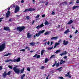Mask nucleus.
<instances>
[{"mask_svg": "<svg viewBox=\"0 0 79 79\" xmlns=\"http://www.w3.org/2000/svg\"><path fill=\"white\" fill-rule=\"evenodd\" d=\"M66 62V61H63L62 63L63 64V63H65Z\"/></svg>", "mask_w": 79, "mask_h": 79, "instance_id": "obj_59", "label": "nucleus"}, {"mask_svg": "<svg viewBox=\"0 0 79 79\" xmlns=\"http://www.w3.org/2000/svg\"><path fill=\"white\" fill-rule=\"evenodd\" d=\"M24 76H25V74H23L22 76V77H24Z\"/></svg>", "mask_w": 79, "mask_h": 79, "instance_id": "obj_48", "label": "nucleus"}, {"mask_svg": "<svg viewBox=\"0 0 79 79\" xmlns=\"http://www.w3.org/2000/svg\"><path fill=\"white\" fill-rule=\"evenodd\" d=\"M27 71H30V70H31L30 68L29 67L27 68Z\"/></svg>", "mask_w": 79, "mask_h": 79, "instance_id": "obj_33", "label": "nucleus"}, {"mask_svg": "<svg viewBox=\"0 0 79 79\" xmlns=\"http://www.w3.org/2000/svg\"><path fill=\"white\" fill-rule=\"evenodd\" d=\"M48 4V2H47L45 3V5H46V6H47V5Z\"/></svg>", "mask_w": 79, "mask_h": 79, "instance_id": "obj_37", "label": "nucleus"}, {"mask_svg": "<svg viewBox=\"0 0 79 79\" xmlns=\"http://www.w3.org/2000/svg\"><path fill=\"white\" fill-rule=\"evenodd\" d=\"M79 6H75L73 7V10H74V9H76V8H78Z\"/></svg>", "mask_w": 79, "mask_h": 79, "instance_id": "obj_21", "label": "nucleus"}, {"mask_svg": "<svg viewBox=\"0 0 79 79\" xmlns=\"http://www.w3.org/2000/svg\"><path fill=\"white\" fill-rule=\"evenodd\" d=\"M47 44H48V45H49V44H50V42L49 41H48V43H47Z\"/></svg>", "mask_w": 79, "mask_h": 79, "instance_id": "obj_60", "label": "nucleus"}, {"mask_svg": "<svg viewBox=\"0 0 79 79\" xmlns=\"http://www.w3.org/2000/svg\"><path fill=\"white\" fill-rule=\"evenodd\" d=\"M59 78L60 79H63V77H59Z\"/></svg>", "mask_w": 79, "mask_h": 79, "instance_id": "obj_46", "label": "nucleus"}, {"mask_svg": "<svg viewBox=\"0 0 79 79\" xmlns=\"http://www.w3.org/2000/svg\"><path fill=\"white\" fill-rule=\"evenodd\" d=\"M76 3H79V1L78 0H77Z\"/></svg>", "mask_w": 79, "mask_h": 79, "instance_id": "obj_58", "label": "nucleus"}, {"mask_svg": "<svg viewBox=\"0 0 79 79\" xmlns=\"http://www.w3.org/2000/svg\"><path fill=\"white\" fill-rule=\"evenodd\" d=\"M77 32H78V31H77V30H76V32H75V33L76 34L77 33Z\"/></svg>", "mask_w": 79, "mask_h": 79, "instance_id": "obj_50", "label": "nucleus"}, {"mask_svg": "<svg viewBox=\"0 0 79 79\" xmlns=\"http://www.w3.org/2000/svg\"><path fill=\"white\" fill-rule=\"evenodd\" d=\"M33 52H34V51H30L31 53H32Z\"/></svg>", "mask_w": 79, "mask_h": 79, "instance_id": "obj_62", "label": "nucleus"}, {"mask_svg": "<svg viewBox=\"0 0 79 79\" xmlns=\"http://www.w3.org/2000/svg\"><path fill=\"white\" fill-rule=\"evenodd\" d=\"M5 48V44H2L0 46V52H2Z\"/></svg>", "mask_w": 79, "mask_h": 79, "instance_id": "obj_2", "label": "nucleus"}, {"mask_svg": "<svg viewBox=\"0 0 79 79\" xmlns=\"http://www.w3.org/2000/svg\"><path fill=\"white\" fill-rule=\"evenodd\" d=\"M13 69L16 74H19V72H20V69H18L16 67H14L13 68Z\"/></svg>", "mask_w": 79, "mask_h": 79, "instance_id": "obj_1", "label": "nucleus"}, {"mask_svg": "<svg viewBox=\"0 0 79 79\" xmlns=\"http://www.w3.org/2000/svg\"><path fill=\"white\" fill-rule=\"evenodd\" d=\"M20 58H18V59L16 60V61L17 62H19V61H20Z\"/></svg>", "mask_w": 79, "mask_h": 79, "instance_id": "obj_23", "label": "nucleus"}, {"mask_svg": "<svg viewBox=\"0 0 79 79\" xmlns=\"http://www.w3.org/2000/svg\"><path fill=\"white\" fill-rule=\"evenodd\" d=\"M44 26V24L43 23L41 24L40 25H38L37 27H36V29H39L40 28H42V27Z\"/></svg>", "mask_w": 79, "mask_h": 79, "instance_id": "obj_7", "label": "nucleus"}, {"mask_svg": "<svg viewBox=\"0 0 79 79\" xmlns=\"http://www.w3.org/2000/svg\"><path fill=\"white\" fill-rule=\"evenodd\" d=\"M9 61H12L13 62V60H11V59H10V60H9Z\"/></svg>", "mask_w": 79, "mask_h": 79, "instance_id": "obj_54", "label": "nucleus"}, {"mask_svg": "<svg viewBox=\"0 0 79 79\" xmlns=\"http://www.w3.org/2000/svg\"><path fill=\"white\" fill-rule=\"evenodd\" d=\"M7 75V74L6 73V72H4L2 75V76L3 77H6V76Z\"/></svg>", "mask_w": 79, "mask_h": 79, "instance_id": "obj_9", "label": "nucleus"}, {"mask_svg": "<svg viewBox=\"0 0 79 79\" xmlns=\"http://www.w3.org/2000/svg\"><path fill=\"white\" fill-rule=\"evenodd\" d=\"M25 52V49H21L20 50V52Z\"/></svg>", "mask_w": 79, "mask_h": 79, "instance_id": "obj_36", "label": "nucleus"}, {"mask_svg": "<svg viewBox=\"0 0 79 79\" xmlns=\"http://www.w3.org/2000/svg\"><path fill=\"white\" fill-rule=\"evenodd\" d=\"M50 58H55V55H52L51 56Z\"/></svg>", "mask_w": 79, "mask_h": 79, "instance_id": "obj_26", "label": "nucleus"}, {"mask_svg": "<svg viewBox=\"0 0 79 79\" xmlns=\"http://www.w3.org/2000/svg\"><path fill=\"white\" fill-rule=\"evenodd\" d=\"M25 29V27H17V30L19 31V32H21L22 31H23Z\"/></svg>", "mask_w": 79, "mask_h": 79, "instance_id": "obj_4", "label": "nucleus"}, {"mask_svg": "<svg viewBox=\"0 0 79 79\" xmlns=\"http://www.w3.org/2000/svg\"><path fill=\"white\" fill-rule=\"evenodd\" d=\"M62 68V67H60V68L57 69V70H60V69H61Z\"/></svg>", "mask_w": 79, "mask_h": 79, "instance_id": "obj_45", "label": "nucleus"}, {"mask_svg": "<svg viewBox=\"0 0 79 79\" xmlns=\"http://www.w3.org/2000/svg\"><path fill=\"white\" fill-rule=\"evenodd\" d=\"M45 50H43L41 51V55H43V54L44 53H45Z\"/></svg>", "mask_w": 79, "mask_h": 79, "instance_id": "obj_15", "label": "nucleus"}, {"mask_svg": "<svg viewBox=\"0 0 79 79\" xmlns=\"http://www.w3.org/2000/svg\"><path fill=\"white\" fill-rule=\"evenodd\" d=\"M40 16V15H37V16L35 17V18H39V17Z\"/></svg>", "mask_w": 79, "mask_h": 79, "instance_id": "obj_34", "label": "nucleus"}, {"mask_svg": "<svg viewBox=\"0 0 79 79\" xmlns=\"http://www.w3.org/2000/svg\"><path fill=\"white\" fill-rule=\"evenodd\" d=\"M68 44V41H66L65 40H64L63 41V44L66 45H67Z\"/></svg>", "mask_w": 79, "mask_h": 79, "instance_id": "obj_12", "label": "nucleus"}, {"mask_svg": "<svg viewBox=\"0 0 79 79\" xmlns=\"http://www.w3.org/2000/svg\"><path fill=\"white\" fill-rule=\"evenodd\" d=\"M44 16H45V15H42V17L43 18H44Z\"/></svg>", "mask_w": 79, "mask_h": 79, "instance_id": "obj_55", "label": "nucleus"}, {"mask_svg": "<svg viewBox=\"0 0 79 79\" xmlns=\"http://www.w3.org/2000/svg\"><path fill=\"white\" fill-rule=\"evenodd\" d=\"M30 45H31V46H34L35 45V43L34 42H32L30 43Z\"/></svg>", "mask_w": 79, "mask_h": 79, "instance_id": "obj_17", "label": "nucleus"}, {"mask_svg": "<svg viewBox=\"0 0 79 79\" xmlns=\"http://www.w3.org/2000/svg\"><path fill=\"white\" fill-rule=\"evenodd\" d=\"M26 18H27V19H29V16H27L26 17Z\"/></svg>", "mask_w": 79, "mask_h": 79, "instance_id": "obj_42", "label": "nucleus"}, {"mask_svg": "<svg viewBox=\"0 0 79 79\" xmlns=\"http://www.w3.org/2000/svg\"><path fill=\"white\" fill-rule=\"evenodd\" d=\"M11 21V19H9V21Z\"/></svg>", "mask_w": 79, "mask_h": 79, "instance_id": "obj_64", "label": "nucleus"}, {"mask_svg": "<svg viewBox=\"0 0 79 79\" xmlns=\"http://www.w3.org/2000/svg\"><path fill=\"white\" fill-rule=\"evenodd\" d=\"M40 57V55H38L36 56V58H39Z\"/></svg>", "mask_w": 79, "mask_h": 79, "instance_id": "obj_32", "label": "nucleus"}, {"mask_svg": "<svg viewBox=\"0 0 79 79\" xmlns=\"http://www.w3.org/2000/svg\"><path fill=\"white\" fill-rule=\"evenodd\" d=\"M24 68H23V69H22L21 71V73H23V71H24Z\"/></svg>", "mask_w": 79, "mask_h": 79, "instance_id": "obj_27", "label": "nucleus"}, {"mask_svg": "<svg viewBox=\"0 0 79 79\" xmlns=\"http://www.w3.org/2000/svg\"><path fill=\"white\" fill-rule=\"evenodd\" d=\"M10 55H11V54L10 53H8V54H6V55H4V56H7Z\"/></svg>", "mask_w": 79, "mask_h": 79, "instance_id": "obj_19", "label": "nucleus"}, {"mask_svg": "<svg viewBox=\"0 0 79 79\" xmlns=\"http://www.w3.org/2000/svg\"><path fill=\"white\" fill-rule=\"evenodd\" d=\"M37 54H36L33 56V57H34V58H35V57H36V56L37 57Z\"/></svg>", "mask_w": 79, "mask_h": 79, "instance_id": "obj_38", "label": "nucleus"}, {"mask_svg": "<svg viewBox=\"0 0 79 79\" xmlns=\"http://www.w3.org/2000/svg\"><path fill=\"white\" fill-rule=\"evenodd\" d=\"M5 62H6V63H8V62H9V61L8 60H5Z\"/></svg>", "mask_w": 79, "mask_h": 79, "instance_id": "obj_52", "label": "nucleus"}, {"mask_svg": "<svg viewBox=\"0 0 79 79\" xmlns=\"http://www.w3.org/2000/svg\"><path fill=\"white\" fill-rule=\"evenodd\" d=\"M60 52V50H57L56 51V52H55V53H58Z\"/></svg>", "mask_w": 79, "mask_h": 79, "instance_id": "obj_30", "label": "nucleus"}, {"mask_svg": "<svg viewBox=\"0 0 79 79\" xmlns=\"http://www.w3.org/2000/svg\"><path fill=\"white\" fill-rule=\"evenodd\" d=\"M53 47H52L51 48H48V50H51V49H52L53 48Z\"/></svg>", "mask_w": 79, "mask_h": 79, "instance_id": "obj_39", "label": "nucleus"}, {"mask_svg": "<svg viewBox=\"0 0 79 79\" xmlns=\"http://www.w3.org/2000/svg\"><path fill=\"white\" fill-rule=\"evenodd\" d=\"M73 21L72 20H70L69 21V23H68L67 24H71V23H73Z\"/></svg>", "mask_w": 79, "mask_h": 79, "instance_id": "obj_16", "label": "nucleus"}, {"mask_svg": "<svg viewBox=\"0 0 79 79\" xmlns=\"http://www.w3.org/2000/svg\"><path fill=\"white\" fill-rule=\"evenodd\" d=\"M45 32V30H44L40 31L38 33H36L35 35L36 37H39L40 36V35L41 34H42V33H43V32Z\"/></svg>", "mask_w": 79, "mask_h": 79, "instance_id": "obj_3", "label": "nucleus"}, {"mask_svg": "<svg viewBox=\"0 0 79 79\" xmlns=\"http://www.w3.org/2000/svg\"><path fill=\"white\" fill-rule=\"evenodd\" d=\"M58 39V37H53L51 38V40H56Z\"/></svg>", "mask_w": 79, "mask_h": 79, "instance_id": "obj_13", "label": "nucleus"}, {"mask_svg": "<svg viewBox=\"0 0 79 79\" xmlns=\"http://www.w3.org/2000/svg\"><path fill=\"white\" fill-rule=\"evenodd\" d=\"M35 23V21L34 20H33L32 22V24H33Z\"/></svg>", "mask_w": 79, "mask_h": 79, "instance_id": "obj_56", "label": "nucleus"}, {"mask_svg": "<svg viewBox=\"0 0 79 79\" xmlns=\"http://www.w3.org/2000/svg\"><path fill=\"white\" fill-rule=\"evenodd\" d=\"M44 24L46 25H48L49 24V23H48V22L46 20L45 21V22H44Z\"/></svg>", "mask_w": 79, "mask_h": 79, "instance_id": "obj_14", "label": "nucleus"}, {"mask_svg": "<svg viewBox=\"0 0 79 79\" xmlns=\"http://www.w3.org/2000/svg\"><path fill=\"white\" fill-rule=\"evenodd\" d=\"M10 11H8L6 13V18H8L10 16Z\"/></svg>", "mask_w": 79, "mask_h": 79, "instance_id": "obj_8", "label": "nucleus"}, {"mask_svg": "<svg viewBox=\"0 0 79 79\" xmlns=\"http://www.w3.org/2000/svg\"><path fill=\"white\" fill-rule=\"evenodd\" d=\"M4 30H6V31H9L10 30V28L7 27H5L4 28Z\"/></svg>", "mask_w": 79, "mask_h": 79, "instance_id": "obj_10", "label": "nucleus"}, {"mask_svg": "<svg viewBox=\"0 0 79 79\" xmlns=\"http://www.w3.org/2000/svg\"><path fill=\"white\" fill-rule=\"evenodd\" d=\"M69 73H70L69 72L68 73H67V74H68V75L69 77L71 78V75H69Z\"/></svg>", "mask_w": 79, "mask_h": 79, "instance_id": "obj_28", "label": "nucleus"}, {"mask_svg": "<svg viewBox=\"0 0 79 79\" xmlns=\"http://www.w3.org/2000/svg\"><path fill=\"white\" fill-rule=\"evenodd\" d=\"M59 65H60V63H58L56 64V66L57 67L59 66Z\"/></svg>", "mask_w": 79, "mask_h": 79, "instance_id": "obj_24", "label": "nucleus"}, {"mask_svg": "<svg viewBox=\"0 0 79 79\" xmlns=\"http://www.w3.org/2000/svg\"><path fill=\"white\" fill-rule=\"evenodd\" d=\"M65 76L66 77H68V75L67 74H65Z\"/></svg>", "mask_w": 79, "mask_h": 79, "instance_id": "obj_63", "label": "nucleus"}, {"mask_svg": "<svg viewBox=\"0 0 79 79\" xmlns=\"http://www.w3.org/2000/svg\"><path fill=\"white\" fill-rule=\"evenodd\" d=\"M3 69V66H0V70H2V69Z\"/></svg>", "mask_w": 79, "mask_h": 79, "instance_id": "obj_35", "label": "nucleus"}, {"mask_svg": "<svg viewBox=\"0 0 79 79\" xmlns=\"http://www.w3.org/2000/svg\"><path fill=\"white\" fill-rule=\"evenodd\" d=\"M16 59H15L13 60H12V62L14 61V62H16Z\"/></svg>", "mask_w": 79, "mask_h": 79, "instance_id": "obj_44", "label": "nucleus"}, {"mask_svg": "<svg viewBox=\"0 0 79 79\" xmlns=\"http://www.w3.org/2000/svg\"><path fill=\"white\" fill-rule=\"evenodd\" d=\"M52 44H53V42H51V43L50 45H52Z\"/></svg>", "mask_w": 79, "mask_h": 79, "instance_id": "obj_61", "label": "nucleus"}, {"mask_svg": "<svg viewBox=\"0 0 79 79\" xmlns=\"http://www.w3.org/2000/svg\"><path fill=\"white\" fill-rule=\"evenodd\" d=\"M63 55H64L63 53L60 54V56H63Z\"/></svg>", "mask_w": 79, "mask_h": 79, "instance_id": "obj_51", "label": "nucleus"}, {"mask_svg": "<svg viewBox=\"0 0 79 79\" xmlns=\"http://www.w3.org/2000/svg\"><path fill=\"white\" fill-rule=\"evenodd\" d=\"M48 60H49L48 59H47V58H46L45 60V62L47 63V62L48 61Z\"/></svg>", "mask_w": 79, "mask_h": 79, "instance_id": "obj_25", "label": "nucleus"}, {"mask_svg": "<svg viewBox=\"0 0 79 79\" xmlns=\"http://www.w3.org/2000/svg\"><path fill=\"white\" fill-rule=\"evenodd\" d=\"M48 34V32H46L44 33L45 35H47Z\"/></svg>", "mask_w": 79, "mask_h": 79, "instance_id": "obj_49", "label": "nucleus"}, {"mask_svg": "<svg viewBox=\"0 0 79 79\" xmlns=\"http://www.w3.org/2000/svg\"><path fill=\"white\" fill-rule=\"evenodd\" d=\"M35 10V9L30 8L28 9H26L23 12H27V11H34Z\"/></svg>", "mask_w": 79, "mask_h": 79, "instance_id": "obj_6", "label": "nucleus"}, {"mask_svg": "<svg viewBox=\"0 0 79 79\" xmlns=\"http://www.w3.org/2000/svg\"><path fill=\"white\" fill-rule=\"evenodd\" d=\"M15 6L16 7L15 8V10L14 12L15 13H18V12L19 11V9H20L19 7L18 6Z\"/></svg>", "mask_w": 79, "mask_h": 79, "instance_id": "obj_5", "label": "nucleus"}, {"mask_svg": "<svg viewBox=\"0 0 79 79\" xmlns=\"http://www.w3.org/2000/svg\"><path fill=\"white\" fill-rule=\"evenodd\" d=\"M64 59H66L67 58V56H64Z\"/></svg>", "mask_w": 79, "mask_h": 79, "instance_id": "obj_53", "label": "nucleus"}, {"mask_svg": "<svg viewBox=\"0 0 79 79\" xmlns=\"http://www.w3.org/2000/svg\"><path fill=\"white\" fill-rule=\"evenodd\" d=\"M63 3L64 4V5H66V4H67V3L66 2H64Z\"/></svg>", "mask_w": 79, "mask_h": 79, "instance_id": "obj_47", "label": "nucleus"}, {"mask_svg": "<svg viewBox=\"0 0 79 79\" xmlns=\"http://www.w3.org/2000/svg\"><path fill=\"white\" fill-rule=\"evenodd\" d=\"M59 44H60V43H56V44H55V45L54 47V48H56V46H57V45H59Z\"/></svg>", "mask_w": 79, "mask_h": 79, "instance_id": "obj_20", "label": "nucleus"}, {"mask_svg": "<svg viewBox=\"0 0 79 79\" xmlns=\"http://www.w3.org/2000/svg\"><path fill=\"white\" fill-rule=\"evenodd\" d=\"M21 3H24V0H22L21 1Z\"/></svg>", "mask_w": 79, "mask_h": 79, "instance_id": "obj_57", "label": "nucleus"}, {"mask_svg": "<svg viewBox=\"0 0 79 79\" xmlns=\"http://www.w3.org/2000/svg\"><path fill=\"white\" fill-rule=\"evenodd\" d=\"M8 67L9 68H10V69H13V67H12V66H11L10 65H8Z\"/></svg>", "mask_w": 79, "mask_h": 79, "instance_id": "obj_31", "label": "nucleus"}, {"mask_svg": "<svg viewBox=\"0 0 79 79\" xmlns=\"http://www.w3.org/2000/svg\"><path fill=\"white\" fill-rule=\"evenodd\" d=\"M12 71H10L9 72H8L7 73V75H10V74H11V73Z\"/></svg>", "mask_w": 79, "mask_h": 79, "instance_id": "obj_22", "label": "nucleus"}, {"mask_svg": "<svg viewBox=\"0 0 79 79\" xmlns=\"http://www.w3.org/2000/svg\"><path fill=\"white\" fill-rule=\"evenodd\" d=\"M64 55H66L67 53H68V52H66V51H64Z\"/></svg>", "mask_w": 79, "mask_h": 79, "instance_id": "obj_29", "label": "nucleus"}, {"mask_svg": "<svg viewBox=\"0 0 79 79\" xmlns=\"http://www.w3.org/2000/svg\"><path fill=\"white\" fill-rule=\"evenodd\" d=\"M3 19V18H0V22H1V21H2V19Z\"/></svg>", "mask_w": 79, "mask_h": 79, "instance_id": "obj_41", "label": "nucleus"}, {"mask_svg": "<svg viewBox=\"0 0 79 79\" xmlns=\"http://www.w3.org/2000/svg\"><path fill=\"white\" fill-rule=\"evenodd\" d=\"M51 14L54 15H55V12H54L53 11H52L51 13Z\"/></svg>", "mask_w": 79, "mask_h": 79, "instance_id": "obj_43", "label": "nucleus"}, {"mask_svg": "<svg viewBox=\"0 0 79 79\" xmlns=\"http://www.w3.org/2000/svg\"><path fill=\"white\" fill-rule=\"evenodd\" d=\"M69 32V29H67L66 31L64 32V34H68V32Z\"/></svg>", "mask_w": 79, "mask_h": 79, "instance_id": "obj_18", "label": "nucleus"}, {"mask_svg": "<svg viewBox=\"0 0 79 79\" xmlns=\"http://www.w3.org/2000/svg\"><path fill=\"white\" fill-rule=\"evenodd\" d=\"M32 37V35L30 34L29 33H28L27 34V38H31Z\"/></svg>", "mask_w": 79, "mask_h": 79, "instance_id": "obj_11", "label": "nucleus"}, {"mask_svg": "<svg viewBox=\"0 0 79 79\" xmlns=\"http://www.w3.org/2000/svg\"><path fill=\"white\" fill-rule=\"evenodd\" d=\"M44 68H45V67H44V66H42L41 67V69H44Z\"/></svg>", "mask_w": 79, "mask_h": 79, "instance_id": "obj_40", "label": "nucleus"}]
</instances>
